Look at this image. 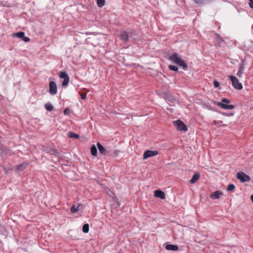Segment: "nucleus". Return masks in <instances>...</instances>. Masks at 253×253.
<instances>
[{"label": "nucleus", "mask_w": 253, "mask_h": 253, "mask_svg": "<svg viewBox=\"0 0 253 253\" xmlns=\"http://www.w3.org/2000/svg\"><path fill=\"white\" fill-rule=\"evenodd\" d=\"M44 107L47 111H51L53 109L52 105L49 102L46 103L44 105Z\"/></svg>", "instance_id": "aec40b11"}, {"label": "nucleus", "mask_w": 253, "mask_h": 253, "mask_svg": "<svg viewBox=\"0 0 253 253\" xmlns=\"http://www.w3.org/2000/svg\"><path fill=\"white\" fill-rule=\"evenodd\" d=\"M235 188V186L233 184H230L228 185L227 190L228 191H233Z\"/></svg>", "instance_id": "393cba45"}, {"label": "nucleus", "mask_w": 253, "mask_h": 253, "mask_svg": "<svg viewBox=\"0 0 253 253\" xmlns=\"http://www.w3.org/2000/svg\"><path fill=\"white\" fill-rule=\"evenodd\" d=\"M97 146L98 147V149L99 150V152L103 155H106L107 154L110 153V151H109L108 150L105 149L99 142L97 143Z\"/></svg>", "instance_id": "9d476101"}, {"label": "nucleus", "mask_w": 253, "mask_h": 253, "mask_svg": "<svg viewBox=\"0 0 253 253\" xmlns=\"http://www.w3.org/2000/svg\"><path fill=\"white\" fill-rule=\"evenodd\" d=\"M49 92L51 95H55L57 93V86L53 81H51L49 83Z\"/></svg>", "instance_id": "1a4fd4ad"}, {"label": "nucleus", "mask_w": 253, "mask_h": 253, "mask_svg": "<svg viewBox=\"0 0 253 253\" xmlns=\"http://www.w3.org/2000/svg\"><path fill=\"white\" fill-rule=\"evenodd\" d=\"M59 77L61 79H64V81L62 83V85L63 86H66L67 85L69 82V77L68 74L65 72H61L60 73Z\"/></svg>", "instance_id": "0eeeda50"}, {"label": "nucleus", "mask_w": 253, "mask_h": 253, "mask_svg": "<svg viewBox=\"0 0 253 253\" xmlns=\"http://www.w3.org/2000/svg\"><path fill=\"white\" fill-rule=\"evenodd\" d=\"M222 124V122L221 121H217V125H220Z\"/></svg>", "instance_id": "c9c22d12"}, {"label": "nucleus", "mask_w": 253, "mask_h": 253, "mask_svg": "<svg viewBox=\"0 0 253 253\" xmlns=\"http://www.w3.org/2000/svg\"><path fill=\"white\" fill-rule=\"evenodd\" d=\"M196 3H199L202 2V0H193Z\"/></svg>", "instance_id": "473e14b6"}, {"label": "nucleus", "mask_w": 253, "mask_h": 253, "mask_svg": "<svg viewBox=\"0 0 253 253\" xmlns=\"http://www.w3.org/2000/svg\"><path fill=\"white\" fill-rule=\"evenodd\" d=\"M13 37H17L19 39H22L23 41L25 42H28L30 41L29 38L25 36V33L23 32H19L16 33H13L12 35Z\"/></svg>", "instance_id": "423d86ee"}, {"label": "nucleus", "mask_w": 253, "mask_h": 253, "mask_svg": "<svg viewBox=\"0 0 253 253\" xmlns=\"http://www.w3.org/2000/svg\"><path fill=\"white\" fill-rule=\"evenodd\" d=\"M216 124H217V121H214L212 123V125H215Z\"/></svg>", "instance_id": "f704fd0d"}, {"label": "nucleus", "mask_w": 253, "mask_h": 253, "mask_svg": "<svg viewBox=\"0 0 253 253\" xmlns=\"http://www.w3.org/2000/svg\"><path fill=\"white\" fill-rule=\"evenodd\" d=\"M96 0L97 5L99 7H101L104 5L105 3V1L104 0Z\"/></svg>", "instance_id": "b1692460"}, {"label": "nucleus", "mask_w": 253, "mask_h": 253, "mask_svg": "<svg viewBox=\"0 0 253 253\" xmlns=\"http://www.w3.org/2000/svg\"><path fill=\"white\" fill-rule=\"evenodd\" d=\"M249 5L251 8H253V0H249Z\"/></svg>", "instance_id": "c85d7f7f"}, {"label": "nucleus", "mask_w": 253, "mask_h": 253, "mask_svg": "<svg viewBox=\"0 0 253 253\" xmlns=\"http://www.w3.org/2000/svg\"><path fill=\"white\" fill-rule=\"evenodd\" d=\"M236 177L242 182H248L251 179L250 176L243 172H238Z\"/></svg>", "instance_id": "39448f33"}, {"label": "nucleus", "mask_w": 253, "mask_h": 253, "mask_svg": "<svg viewBox=\"0 0 253 253\" xmlns=\"http://www.w3.org/2000/svg\"><path fill=\"white\" fill-rule=\"evenodd\" d=\"M106 189H107V191H106V192L108 194V195H111L110 192L112 193V192L108 188H106Z\"/></svg>", "instance_id": "2f4dec72"}, {"label": "nucleus", "mask_w": 253, "mask_h": 253, "mask_svg": "<svg viewBox=\"0 0 253 253\" xmlns=\"http://www.w3.org/2000/svg\"><path fill=\"white\" fill-rule=\"evenodd\" d=\"M81 98L83 100H84L86 98V94L85 93L81 94Z\"/></svg>", "instance_id": "c756f323"}, {"label": "nucleus", "mask_w": 253, "mask_h": 253, "mask_svg": "<svg viewBox=\"0 0 253 253\" xmlns=\"http://www.w3.org/2000/svg\"><path fill=\"white\" fill-rule=\"evenodd\" d=\"M70 112V110L68 108H66L64 110V115H68V114H69Z\"/></svg>", "instance_id": "cd10ccee"}, {"label": "nucleus", "mask_w": 253, "mask_h": 253, "mask_svg": "<svg viewBox=\"0 0 253 253\" xmlns=\"http://www.w3.org/2000/svg\"><path fill=\"white\" fill-rule=\"evenodd\" d=\"M155 196L161 199H164L166 197L165 193L160 190H157L155 191Z\"/></svg>", "instance_id": "ddd939ff"}, {"label": "nucleus", "mask_w": 253, "mask_h": 253, "mask_svg": "<svg viewBox=\"0 0 253 253\" xmlns=\"http://www.w3.org/2000/svg\"><path fill=\"white\" fill-rule=\"evenodd\" d=\"M169 59L172 63L180 67H182L184 70H186L188 67V66L185 61L181 59L177 53H174L169 57Z\"/></svg>", "instance_id": "f257e3e1"}, {"label": "nucleus", "mask_w": 253, "mask_h": 253, "mask_svg": "<svg viewBox=\"0 0 253 253\" xmlns=\"http://www.w3.org/2000/svg\"><path fill=\"white\" fill-rule=\"evenodd\" d=\"M169 68L170 70L174 71H177L178 70L177 67L174 66V65H171L169 66Z\"/></svg>", "instance_id": "a878e982"}, {"label": "nucleus", "mask_w": 253, "mask_h": 253, "mask_svg": "<svg viewBox=\"0 0 253 253\" xmlns=\"http://www.w3.org/2000/svg\"><path fill=\"white\" fill-rule=\"evenodd\" d=\"M82 230H83V231L84 233H88V231H89V225H88V224H87V223L84 224L83 225V226Z\"/></svg>", "instance_id": "4be33fe9"}, {"label": "nucleus", "mask_w": 253, "mask_h": 253, "mask_svg": "<svg viewBox=\"0 0 253 253\" xmlns=\"http://www.w3.org/2000/svg\"><path fill=\"white\" fill-rule=\"evenodd\" d=\"M90 152L93 156L96 157L97 155V150L95 145H92L90 148Z\"/></svg>", "instance_id": "f3484780"}, {"label": "nucleus", "mask_w": 253, "mask_h": 253, "mask_svg": "<svg viewBox=\"0 0 253 253\" xmlns=\"http://www.w3.org/2000/svg\"><path fill=\"white\" fill-rule=\"evenodd\" d=\"M82 206V204H79L78 206L77 207H76L75 205H73L71 208V212L72 213H75V212H77L78 211H79L80 210V207Z\"/></svg>", "instance_id": "a211bd4d"}, {"label": "nucleus", "mask_w": 253, "mask_h": 253, "mask_svg": "<svg viewBox=\"0 0 253 253\" xmlns=\"http://www.w3.org/2000/svg\"><path fill=\"white\" fill-rule=\"evenodd\" d=\"M229 78H230L233 86L237 89L241 90L243 88V86L241 83H239L238 79L232 75H229Z\"/></svg>", "instance_id": "7ed1b4c3"}, {"label": "nucleus", "mask_w": 253, "mask_h": 253, "mask_svg": "<svg viewBox=\"0 0 253 253\" xmlns=\"http://www.w3.org/2000/svg\"><path fill=\"white\" fill-rule=\"evenodd\" d=\"M217 43L219 46H222L223 45L224 41L222 39L221 37H220L219 35H217Z\"/></svg>", "instance_id": "6ab92c4d"}, {"label": "nucleus", "mask_w": 253, "mask_h": 253, "mask_svg": "<svg viewBox=\"0 0 253 253\" xmlns=\"http://www.w3.org/2000/svg\"><path fill=\"white\" fill-rule=\"evenodd\" d=\"M251 199L252 201V203H253V195H252L251 196Z\"/></svg>", "instance_id": "e433bc0d"}, {"label": "nucleus", "mask_w": 253, "mask_h": 253, "mask_svg": "<svg viewBox=\"0 0 253 253\" xmlns=\"http://www.w3.org/2000/svg\"><path fill=\"white\" fill-rule=\"evenodd\" d=\"M222 193L219 191H216L212 192L210 195L211 198L212 199H217L220 198V196L222 195Z\"/></svg>", "instance_id": "f8f14e48"}, {"label": "nucleus", "mask_w": 253, "mask_h": 253, "mask_svg": "<svg viewBox=\"0 0 253 253\" xmlns=\"http://www.w3.org/2000/svg\"><path fill=\"white\" fill-rule=\"evenodd\" d=\"M200 178V174L199 173H195L192 176L190 180V183L194 184L196 183Z\"/></svg>", "instance_id": "4468645a"}, {"label": "nucleus", "mask_w": 253, "mask_h": 253, "mask_svg": "<svg viewBox=\"0 0 253 253\" xmlns=\"http://www.w3.org/2000/svg\"><path fill=\"white\" fill-rule=\"evenodd\" d=\"M120 153V151L118 150H114V154L116 155V156H117Z\"/></svg>", "instance_id": "7c9ffc66"}, {"label": "nucleus", "mask_w": 253, "mask_h": 253, "mask_svg": "<svg viewBox=\"0 0 253 253\" xmlns=\"http://www.w3.org/2000/svg\"><path fill=\"white\" fill-rule=\"evenodd\" d=\"M27 167V164L23 163L21 164L16 166V170L17 171L23 170Z\"/></svg>", "instance_id": "dca6fc26"}, {"label": "nucleus", "mask_w": 253, "mask_h": 253, "mask_svg": "<svg viewBox=\"0 0 253 253\" xmlns=\"http://www.w3.org/2000/svg\"><path fill=\"white\" fill-rule=\"evenodd\" d=\"M173 124L179 131H187V128L184 123L181 120H178L173 122Z\"/></svg>", "instance_id": "20e7f679"}, {"label": "nucleus", "mask_w": 253, "mask_h": 253, "mask_svg": "<svg viewBox=\"0 0 253 253\" xmlns=\"http://www.w3.org/2000/svg\"><path fill=\"white\" fill-rule=\"evenodd\" d=\"M158 154V152L157 151L147 150L143 154V160H146L149 157L156 156Z\"/></svg>", "instance_id": "6e6552de"}, {"label": "nucleus", "mask_w": 253, "mask_h": 253, "mask_svg": "<svg viewBox=\"0 0 253 253\" xmlns=\"http://www.w3.org/2000/svg\"><path fill=\"white\" fill-rule=\"evenodd\" d=\"M54 154L56 156H58L59 155V153H58V152H56V151H54Z\"/></svg>", "instance_id": "72a5a7b5"}, {"label": "nucleus", "mask_w": 253, "mask_h": 253, "mask_svg": "<svg viewBox=\"0 0 253 253\" xmlns=\"http://www.w3.org/2000/svg\"><path fill=\"white\" fill-rule=\"evenodd\" d=\"M119 38L121 40L124 42H126L128 41L129 37L127 33L125 31H121V33L119 35Z\"/></svg>", "instance_id": "9b49d317"}, {"label": "nucleus", "mask_w": 253, "mask_h": 253, "mask_svg": "<svg viewBox=\"0 0 253 253\" xmlns=\"http://www.w3.org/2000/svg\"><path fill=\"white\" fill-rule=\"evenodd\" d=\"M244 70V67L243 65H241L240 68H239V69L237 73V75L239 77H241L242 76V75L243 74V71Z\"/></svg>", "instance_id": "412c9836"}, {"label": "nucleus", "mask_w": 253, "mask_h": 253, "mask_svg": "<svg viewBox=\"0 0 253 253\" xmlns=\"http://www.w3.org/2000/svg\"><path fill=\"white\" fill-rule=\"evenodd\" d=\"M69 137L72 138H79L80 137L78 134L72 132L69 133Z\"/></svg>", "instance_id": "5701e85b"}, {"label": "nucleus", "mask_w": 253, "mask_h": 253, "mask_svg": "<svg viewBox=\"0 0 253 253\" xmlns=\"http://www.w3.org/2000/svg\"><path fill=\"white\" fill-rule=\"evenodd\" d=\"M223 103H229L230 100L225 98H222L221 101L217 103V105L222 109L226 110H232L234 109L235 106L233 105H227Z\"/></svg>", "instance_id": "f03ea898"}, {"label": "nucleus", "mask_w": 253, "mask_h": 253, "mask_svg": "<svg viewBox=\"0 0 253 253\" xmlns=\"http://www.w3.org/2000/svg\"><path fill=\"white\" fill-rule=\"evenodd\" d=\"M166 249L167 250L175 251L178 250V247L177 245L169 244L166 246Z\"/></svg>", "instance_id": "2eb2a0df"}, {"label": "nucleus", "mask_w": 253, "mask_h": 253, "mask_svg": "<svg viewBox=\"0 0 253 253\" xmlns=\"http://www.w3.org/2000/svg\"><path fill=\"white\" fill-rule=\"evenodd\" d=\"M213 85L215 87H218L219 86V83L217 81H214L213 82Z\"/></svg>", "instance_id": "bb28decb"}]
</instances>
